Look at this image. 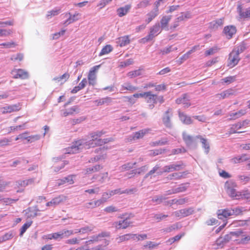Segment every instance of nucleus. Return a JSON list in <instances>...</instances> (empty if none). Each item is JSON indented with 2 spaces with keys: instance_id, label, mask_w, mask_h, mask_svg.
<instances>
[{
  "instance_id": "nucleus-39",
  "label": "nucleus",
  "mask_w": 250,
  "mask_h": 250,
  "mask_svg": "<svg viewBox=\"0 0 250 250\" xmlns=\"http://www.w3.org/2000/svg\"><path fill=\"white\" fill-rule=\"evenodd\" d=\"M117 42L121 47L124 46L129 44L130 42L129 36L127 35L119 37L118 39Z\"/></svg>"
},
{
  "instance_id": "nucleus-53",
  "label": "nucleus",
  "mask_w": 250,
  "mask_h": 250,
  "mask_svg": "<svg viewBox=\"0 0 250 250\" xmlns=\"http://www.w3.org/2000/svg\"><path fill=\"white\" fill-rule=\"evenodd\" d=\"M32 223V222L30 221L26 222V223L23 225V226L21 229L20 236H22L23 235V234L26 231L27 229L31 226Z\"/></svg>"
},
{
  "instance_id": "nucleus-11",
  "label": "nucleus",
  "mask_w": 250,
  "mask_h": 250,
  "mask_svg": "<svg viewBox=\"0 0 250 250\" xmlns=\"http://www.w3.org/2000/svg\"><path fill=\"white\" fill-rule=\"evenodd\" d=\"M100 66L101 65H95L90 69L88 74V80L89 84L94 85L95 84L96 73Z\"/></svg>"
},
{
  "instance_id": "nucleus-26",
  "label": "nucleus",
  "mask_w": 250,
  "mask_h": 250,
  "mask_svg": "<svg viewBox=\"0 0 250 250\" xmlns=\"http://www.w3.org/2000/svg\"><path fill=\"white\" fill-rule=\"evenodd\" d=\"M104 203L101 199H99L95 201H90L86 203L84 205V207L86 208H95L99 207Z\"/></svg>"
},
{
  "instance_id": "nucleus-44",
  "label": "nucleus",
  "mask_w": 250,
  "mask_h": 250,
  "mask_svg": "<svg viewBox=\"0 0 250 250\" xmlns=\"http://www.w3.org/2000/svg\"><path fill=\"white\" fill-rule=\"evenodd\" d=\"M113 50V47L110 44H107L104 46L99 53V56H102L107 54Z\"/></svg>"
},
{
  "instance_id": "nucleus-35",
  "label": "nucleus",
  "mask_w": 250,
  "mask_h": 250,
  "mask_svg": "<svg viewBox=\"0 0 250 250\" xmlns=\"http://www.w3.org/2000/svg\"><path fill=\"white\" fill-rule=\"evenodd\" d=\"M230 240L234 241V238L233 236V235L231 234V232L229 234H226L223 238L222 237L218 238L216 241V243L217 245H220L221 243H226Z\"/></svg>"
},
{
  "instance_id": "nucleus-45",
  "label": "nucleus",
  "mask_w": 250,
  "mask_h": 250,
  "mask_svg": "<svg viewBox=\"0 0 250 250\" xmlns=\"http://www.w3.org/2000/svg\"><path fill=\"white\" fill-rule=\"evenodd\" d=\"M93 229V227L85 226L79 229H77L75 233H80L81 234L88 233L92 231Z\"/></svg>"
},
{
  "instance_id": "nucleus-40",
  "label": "nucleus",
  "mask_w": 250,
  "mask_h": 250,
  "mask_svg": "<svg viewBox=\"0 0 250 250\" xmlns=\"http://www.w3.org/2000/svg\"><path fill=\"white\" fill-rule=\"evenodd\" d=\"M158 13L159 12L157 11V10L154 9L148 12L146 15L147 18L146 20V22L147 23H149L158 15Z\"/></svg>"
},
{
  "instance_id": "nucleus-46",
  "label": "nucleus",
  "mask_w": 250,
  "mask_h": 250,
  "mask_svg": "<svg viewBox=\"0 0 250 250\" xmlns=\"http://www.w3.org/2000/svg\"><path fill=\"white\" fill-rule=\"evenodd\" d=\"M232 215L238 216L242 215L243 211H246L242 207H237L234 208H231Z\"/></svg>"
},
{
  "instance_id": "nucleus-47",
  "label": "nucleus",
  "mask_w": 250,
  "mask_h": 250,
  "mask_svg": "<svg viewBox=\"0 0 250 250\" xmlns=\"http://www.w3.org/2000/svg\"><path fill=\"white\" fill-rule=\"evenodd\" d=\"M111 100L109 97H106L104 98H102L99 100H97L94 101L95 104L97 106L101 105L104 104H108L110 103Z\"/></svg>"
},
{
  "instance_id": "nucleus-5",
  "label": "nucleus",
  "mask_w": 250,
  "mask_h": 250,
  "mask_svg": "<svg viewBox=\"0 0 250 250\" xmlns=\"http://www.w3.org/2000/svg\"><path fill=\"white\" fill-rule=\"evenodd\" d=\"M83 148L86 149L85 140H80L74 142L71 146L66 148L65 153L68 154L76 153Z\"/></svg>"
},
{
  "instance_id": "nucleus-1",
  "label": "nucleus",
  "mask_w": 250,
  "mask_h": 250,
  "mask_svg": "<svg viewBox=\"0 0 250 250\" xmlns=\"http://www.w3.org/2000/svg\"><path fill=\"white\" fill-rule=\"evenodd\" d=\"M104 133L103 131H96L89 133L88 137L90 140L88 141L84 140L86 148L88 149L98 146H103L111 141V138H101Z\"/></svg>"
},
{
  "instance_id": "nucleus-27",
  "label": "nucleus",
  "mask_w": 250,
  "mask_h": 250,
  "mask_svg": "<svg viewBox=\"0 0 250 250\" xmlns=\"http://www.w3.org/2000/svg\"><path fill=\"white\" fill-rule=\"evenodd\" d=\"M109 241L104 240V244L102 245H98L95 247L89 248L88 246L87 248H84V247H81L77 248L76 250H103L109 244Z\"/></svg>"
},
{
  "instance_id": "nucleus-13",
  "label": "nucleus",
  "mask_w": 250,
  "mask_h": 250,
  "mask_svg": "<svg viewBox=\"0 0 250 250\" xmlns=\"http://www.w3.org/2000/svg\"><path fill=\"white\" fill-rule=\"evenodd\" d=\"M34 183V179H29L24 180H19L15 183V188L21 190H18L17 192H22L24 190V188L29 185L33 184Z\"/></svg>"
},
{
  "instance_id": "nucleus-48",
  "label": "nucleus",
  "mask_w": 250,
  "mask_h": 250,
  "mask_svg": "<svg viewBox=\"0 0 250 250\" xmlns=\"http://www.w3.org/2000/svg\"><path fill=\"white\" fill-rule=\"evenodd\" d=\"M191 18V14L189 12H182L181 15L177 17V21H182L186 19H189Z\"/></svg>"
},
{
  "instance_id": "nucleus-25",
  "label": "nucleus",
  "mask_w": 250,
  "mask_h": 250,
  "mask_svg": "<svg viewBox=\"0 0 250 250\" xmlns=\"http://www.w3.org/2000/svg\"><path fill=\"white\" fill-rule=\"evenodd\" d=\"M73 175H69L63 179H58L56 181V184L58 186L64 185L65 183L73 184L74 183Z\"/></svg>"
},
{
  "instance_id": "nucleus-43",
  "label": "nucleus",
  "mask_w": 250,
  "mask_h": 250,
  "mask_svg": "<svg viewBox=\"0 0 250 250\" xmlns=\"http://www.w3.org/2000/svg\"><path fill=\"white\" fill-rule=\"evenodd\" d=\"M132 236L131 233H127L123 235L119 236V237L116 238L117 242L118 243H122L124 241H128L130 239H131V237Z\"/></svg>"
},
{
  "instance_id": "nucleus-24",
  "label": "nucleus",
  "mask_w": 250,
  "mask_h": 250,
  "mask_svg": "<svg viewBox=\"0 0 250 250\" xmlns=\"http://www.w3.org/2000/svg\"><path fill=\"white\" fill-rule=\"evenodd\" d=\"M103 168V167L100 165H96L92 167H88L83 169V173L84 175L91 174L99 171Z\"/></svg>"
},
{
  "instance_id": "nucleus-3",
  "label": "nucleus",
  "mask_w": 250,
  "mask_h": 250,
  "mask_svg": "<svg viewBox=\"0 0 250 250\" xmlns=\"http://www.w3.org/2000/svg\"><path fill=\"white\" fill-rule=\"evenodd\" d=\"M237 188L236 183L232 180L227 181L224 185V188L227 193L233 199H237L238 193L239 192L236 191V188Z\"/></svg>"
},
{
  "instance_id": "nucleus-7",
  "label": "nucleus",
  "mask_w": 250,
  "mask_h": 250,
  "mask_svg": "<svg viewBox=\"0 0 250 250\" xmlns=\"http://www.w3.org/2000/svg\"><path fill=\"white\" fill-rule=\"evenodd\" d=\"M250 121L245 120L242 122H239L236 124H233L231 125L229 131V134L230 135L235 133H241L245 132V131H239L243 127L246 126L249 124Z\"/></svg>"
},
{
  "instance_id": "nucleus-6",
  "label": "nucleus",
  "mask_w": 250,
  "mask_h": 250,
  "mask_svg": "<svg viewBox=\"0 0 250 250\" xmlns=\"http://www.w3.org/2000/svg\"><path fill=\"white\" fill-rule=\"evenodd\" d=\"M231 234L234 238V241L238 244H244L250 241V236L247 235L242 230L231 232Z\"/></svg>"
},
{
  "instance_id": "nucleus-32",
  "label": "nucleus",
  "mask_w": 250,
  "mask_h": 250,
  "mask_svg": "<svg viewBox=\"0 0 250 250\" xmlns=\"http://www.w3.org/2000/svg\"><path fill=\"white\" fill-rule=\"evenodd\" d=\"M130 8L131 5L130 4L126 5L124 7H120L117 10V14L120 17L125 16L129 12Z\"/></svg>"
},
{
  "instance_id": "nucleus-42",
  "label": "nucleus",
  "mask_w": 250,
  "mask_h": 250,
  "mask_svg": "<svg viewBox=\"0 0 250 250\" xmlns=\"http://www.w3.org/2000/svg\"><path fill=\"white\" fill-rule=\"evenodd\" d=\"M236 80V76H230L222 79L221 81L222 83L229 85L233 82Z\"/></svg>"
},
{
  "instance_id": "nucleus-2",
  "label": "nucleus",
  "mask_w": 250,
  "mask_h": 250,
  "mask_svg": "<svg viewBox=\"0 0 250 250\" xmlns=\"http://www.w3.org/2000/svg\"><path fill=\"white\" fill-rule=\"evenodd\" d=\"M144 98L147 103L150 104L149 105L151 108H153L154 107V104L157 103L162 104L164 102V99L163 96H158L156 94H153L150 91L146 92Z\"/></svg>"
},
{
  "instance_id": "nucleus-58",
  "label": "nucleus",
  "mask_w": 250,
  "mask_h": 250,
  "mask_svg": "<svg viewBox=\"0 0 250 250\" xmlns=\"http://www.w3.org/2000/svg\"><path fill=\"white\" fill-rule=\"evenodd\" d=\"M239 180L243 182L244 184H246L247 183L250 181V175H241L238 176Z\"/></svg>"
},
{
  "instance_id": "nucleus-64",
  "label": "nucleus",
  "mask_w": 250,
  "mask_h": 250,
  "mask_svg": "<svg viewBox=\"0 0 250 250\" xmlns=\"http://www.w3.org/2000/svg\"><path fill=\"white\" fill-rule=\"evenodd\" d=\"M12 237V233H10V232L6 233L4 235H3L0 238V243L8 240L10 239Z\"/></svg>"
},
{
  "instance_id": "nucleus-33",
  "label": "nucleus",
  "mask_w": 250,
  "mask_h": 250,
  "mask_svg": "<svg viewBox=\"0 0 250 250\" xmlns=\"http://www.w3.org/2000/svg\"><path fill=\"white\" fill-rule=\"evenodd\" d=\"M107 172L100 173L98 174H95L92 178V180H97L100 183H103L107 178Z\"/></svg>"
},
{
  "instance_id": "nucleus-57",
  "label": "nucleus",
  "mask_w": 250,
  "mask_h": 250,
  "mask_svg": "<svg viewBox=\"0 0 250 250\" xmlns=\"http://www.w3.org/2000/svg\"><path fill=\"white\" fill-rule=\"evenodd\" d=\"M123 89L129 90L130 91H133L137 89V87L133 86L130 83H126L122 86Z\"/></svg>"
},
{
  "instance_id": "nucleus-49",
  "label": "nucleus",
  "mask_w": 250,
  "mask_h": 250,
  "mask_svg": "<svg viewBox=\"0 0 250 250\" xmlns=\"http://www.w3.org/2000/svg\"><path fill=\"white\" fill-rule=\"evenodd\" d=\"M223 21L224 18L219 19L211 22L210 25L213 28H217L223 24Z\"/></svg>"
},
{
  "instance_id": "nucleus-30",
  "label": "nucleus",
  "mask_w": 250,
  "mask_h": 250,
  "mask_svg": "<svg viewBox=\"0 0 250 250\" xmlns=\"http://www.w3.org/2000/svg\"><path fill=\"white\" fill-rule=\"evenodd\" d=\"M70 77V75L68 73L66 72L60 76L56 77L53 79V81L57 83L61 84L64 83L66 82Z\"/></svg>"
},
{
  "instance_id": "nucleus-21",
  "label": "nucleus",
  "mask_w": 250,
  "mask_h": 250,
  "mask_svg": "<svg viewBox=\"0 0 250 250\" xmlns=\"http://www.w3.org/2000/svg\"><path fill=\"white\" fill-rule=\"evenodd\" d=\"M234 94V91L232 88H229L225 90L220 93H218L215 95L216 98L218 100H223L225 98H228L230 96Z\"/></svg>"
},
{
  "instance_id": "nucleus-55",
  "label": "nucleus",
  "mask_w": 250,
  "mask_h": 250,
  "mask_svg": "<svg viewBox=\"0 0 250 250\" xmlns=\"http://www.w3.org/2000/svg\"><path fill=\"white\" fill-rule=\"evenodd\" d=\"M104 210L106 213H110L117 212L119 211V209L116 207L113 206H110L105 208Z\"/></svg>"
},
{
  "instance_id": "nucleus-16",
  "label": "nucleus",
  "mask_w": 250,
  "mask_h": 250,
  "mask_svg": "<svg viewBox=\"0 0 250 250\" xmlns=\"http://www.w3.org/2000/svg\"><path fill=\"white\" fill-rule=\"evenodd\" d=\"M12 73L14 74V75L13 76V78L14 79L24 80L27 79L29 76L28 72L22 69L13 70L12 71Z\"/></svg>"
},
{
  "instance_id": "nucleus-60",
  "label": "nucleus",
  "mask_w": 250,
  "mask_h": 250,
  "mask_svg": "<svg viewBox=\"0 0 250 250\" xmlns=\"http://www.w3.org/2000/svg\"><path fill=\"white\" fill-rule=\"evenodd\" d=\"M40 139V136L39 135H32L27 136L25 135V138L24 140H26L28 142H32L33 141L38 140Z\"/></svg>"
},
{
  "instance_id": "nucleus-36",
  "label": "nucleus",
  "mask_w": 250,
  "mask_h": 250,
  "mask_svg": "<svg viewBox=\"0 0 250 250\" xmlns=\"http://www.w3.org/2000/svg\"><path fill=\"white\" fill-rule=\"evenodd\" d=\"M171 15L164 16L162 17L161 21V26L162 28L166 29L168 28V23L171 19Z\"/></svg>"
},
{
  "instance_id": "nucleus-37",
  "label": "nucleus",
  "mask_w": 250,
  "mask_h": 250,
  "mask_svg": "<svg viewBox=\"0 0 250 250\" xmlns=\"http://www.w3.org/2000/svg\"><path fill=\"white\" fill-rule=\"evenodd\" d=\"M150 129L149 128L143 129L139 130V131L136 132L134 133V136L133 137V139H139L140 138H142L145 135L147 134L149 132Z\"/></svg>"
},
{
  "instance_id": "nucleus-54",
  "label": "nucleus",
  "mask_w": 250,
  "mask_h": 250,
  "mask_svg": "<svg viewBox=\"0 0 250 250\" xmlns=\"http://www.w3.org/2000/svg\"><path fill=\"white\" fill-rule=\"evenodd\" d=\"M219 50V48L217 46H214L213 47L210 48L208 50H207L205 53V55L206 56L212 55L217 52Z\"/></svg>"
},
{
  "instance_id": "nucleus-22",
  "label": "nucleus",
  "mask_w": 250,
  "mask_h": 250,
  "mask_svg": "<svg viewBox=\"0 0 250 250\" xmlns=\"http://www.w3.org/2000/svg\"><path fill=\"white\" fill-rule=\"evenodd\" d=\"M178 116L180 121L184 124L186 125H190L192 124L193 121L191 119V117L188 116L186 113L181 112L180 111H178Z\"/></svg>"
},
{
  "instance_id": "nucleus-52",
  "label": "nucleus",
  "mask_w": 250,
  "mask_h": 250,
  "mask_svg": "<svg viewBox=\"0 0 250 250\" xmlns=\"http://www.w3.org/2000/svg\"><path fill=\"white\" fill-rule=\"evenodd\" d=\"M78 111V108L77 106H74L71 108H70L68 110H66V111H64L63 112V116H67L69 115H72L74 114L75 112H77Z\"/></svg>"
},
{
  "instance_id": "nucleus-62",
  "label": "nucleus",
  "mask_w": 250,
  "mask_h": 250,
  "mask_svg": "<svg viewBox=\"0 0 250 250\" xmlns=\"http://www.w3.org/2000/svg\"><path fill=\"white\" fill-rule=\"evenodd\" d=\"M183 177V174L181 173H174L170 174L168 176V178L170 180L180 179Z\"/></svg>"
},
{
  "instance_id": "nucleus-51",
  "label": "nucleus",
  "mask_w": 250,
  "mask_h": 250,
  "mask_svg": "<svg viewBox=\"0 0 250 250\" xmlns=\"http://www.w3.org/2000/svg\"><path fill=\"white\" fill-rule=\"evenodd\" d=\"M141 75V69H139L129 72L127 76L130 78H133Z\"/></svg>"
},
{
  "instance_id": "nucleus-34",
  "label": "nucleus",
  "mask_w": 250,
  "mask_h": 250,
  "mask_svg": "<svg viewBox=\"0 0 250 250\" xmlns=\"http://www.w3.org/2000/svg\"><path fill=\"white\" fill-rule=\"evenodd\" d=\"M196 138L199 139L201 140V143L202 144V147L204 149L205 152L206 154L208 153L210 149V146L208 143V142L207 139L202 137L200 135L197 136Z\"/></svg>"
},
{
  "instance_id": "nucleus-31",
  "label": "nucleus",
  "mask_w": 250,
  "mask_h": 250,
  "mask_svg": "<svg viewBox=\"0 0 250 250\" xmlns=\"http://www.w3.org/2000/svg\"><path fill=\"white\" fill-rule=\"evenodd\" d=\"M199 48V45H195L193 46L191 49L188 51L186 53L184 54L179 59L180 63L181 64L184 61H186L189 58L190 55L193 52H194L197 49Z\"/></svg>"
},
{
  "instance_id": "nucleus-14",
  "label": "nucleus",
  "mask_w": 250,
  "mask_h": 250,
  "mask_svg": "<svg viewBox=\"0 0 250 250\" xmlns=\"http://www.w3.org/2000/svg\"><path fill=\"white\" fill-rule=\"evenodd\" d=\"M240 60V58L238 53H236L234 50H232L229 54L228 59V66L233 67L236 65Z\"/></svg>"
},
{
  "instance_id": "nucleus-4",
  "label": "nucleus",
  "mask_w": 250,
  "mask_h": 250,
  "mask_svg": "<svg viewBox=\"0 0 250 250\" xmlns=\"http://www.w3.org/2000/svg\"><path fill=\"white\" fill-rule=\"evenodd\" d=\"M110 237V233L107 231H103L99 233L97 235H93L91 237V239L85 242L86 246H89L94 243L99 241H103V244L101 245L104 244V240H106V238ZM107 241H108L107 240Z\"/></svg>"
},
{
  "instance_id": "nucleus-28",
  "label": "nucleus",
  "mask_w": 250,
  "mask_h": 250,
  "mask_svg": "<svg viewBox=\"0 0 250 250\" xmlns=\"http://www.w3.org/2000/svg\"><path fill=\"white\" fill-rule=\"evenodd\" d=\"M183 165L179 164V165H170L169 166H166L164 167L163 172H169L173 171L179 170L182 169V167Z\"/></svg>"
},
{
  "instance_id": "nucleus-12",
  "label": "nucleus",
  "mask_w": 250,
  "mask_h": 250,
  "mask_svg": "<svg viewBox=\"0 0 250 250\" xmlns=\"http://www.w3.org/2000/svg\"><path fill=\"white\" fill-rule=\"evenodd\" d=\"M175 103L178 104H182L185 108H188L191 105L190 97L187 93L184 94L177 98Z\"/></svg>"
},
{
  "instance_id": "nucleus-15",
  "label": "nucleus",
  "mask_w": 250,
  "mask_h": 250,
  "mask_svg": "<svg viewBox=\"0 0 250 250\" xmlns=\"http://www.w3.org/2000/svg\"><path fill=\"white\" fill-rule=\"evenodd\" d=\"M194 212V209L193 208H183L180 210L176 211L173 212L174 215L180 218L188 216L191 215Z\"/></svg>"
},
{
  "instance_id": "nucleus-59",
  "label": "nucleus",
  "mask_w": 250,
  "mask_h": 250,
  "mask_svg": "<svg viewBox=\"0 0 250 250\" xmlns=\"http://www.w3.org/2000/svg\"><path fill=\"white\" fill-rule=\"evenodd\" d=\"M0 45L4 46L6 48H10L12 47H15L17 45V44L14 42H4L0 43Z\"/></svg>"
},
{
  "instance_id": "nucleus-9",
  "label": "nucleus",
  "mask_w": 250,
  "mask_h": 250,
  "mask_svg": "<svg viewBox=\"0 0 250 250\" xmlns=\"http://www.w3.org/2000/svg\"><path fill=\"white\" fill-rule=\"evenodd\" d=\"M21 105L20 103L12 105H8L0 108V112L2 114L10 113L20 110Z\"/></svg>"
},
{
  "instance_id": "nucleus-61",
  "label": "nucleus",
  "mask_w": 250,
  "mask_h": 250,
  "mask_svg": "<svg viewBox=\"0 0 250 250\" xmlns=\"http://www.w3.org/2000/svg\"><path fill=\"white\" fill-rule=\"evenodd\" d=\"M133 62V60L132 59H129L126 60L125 61L121 62L119 65V67L121 68L125 67L132 64Z\"/></svg>"
},
{
  "instance_id": "nucleus-20",
  "label": "nucleus",
  "mask_w": 250,
  "mask_h": 250,
  "mask_svg": "<svg viewBox=\"0 0 250 250\" xmlns=\"http://www.w3.org/2000/svg\"><path fill=\"white\" fill-rule=\"evenodd\" d=\"M237 11L241 18L248 19L250 18V7L246 8L244 11L243 6L241 4H238L237 7Z\"/></svg>"
},
{
  "instance_id": "nucleus-29",
  "label": "nucleus",
  "mask_w": 250,
  "mask_h": 250,
  "mask_svg": "<svg viewBox=\"0 0 250 250\" xmlns=\"http://www.w3.org/2000/svg\"><path fill=\"white\" fill-rule=\"evenodd\" d=\"M241 199L250 201V191L248 189L243 190L239 192L236 200Z\"/></svg>"
},
{
  "instance_id": "nucleus-17",
  "label": "nucleus",
  "mask_w": 250,
  "mask_h": 250,
  "mask_svg": "<svg viewBox=\"0 0 250 250\" xmlns=\"http://www.w3.org/2000/svg\"><path fill=\"white\" fill-rule=\"evenodd\" d=\"M66 199V196L62 195H59L57 197H56L53 198L51 200V201L47 202L46 204V206L47 207H50V206L55 207V206H56L59 205L61 203L63 202Z\"/></svg>"
},
{
  "instance_id": "nucleus-19",
  "label": "nucleus",
  "mask_w": 250,
  "mask_h": 250,
  "mask_svg": "<svg viewBox=\"0 0 250 250\" xmlns=\"http://www.w3.org/2000/svg\"><path fill=\"white\" fill-rule=\"evenodd\" d=\"M172 115V109L170 108H168L164 113L162 121L164 124L167 127H170L171 126L170 117Z\"/></svg>"
},
{
  "instance_id": "nucleus-8",
  "label": "nucleus",
  "mask_w": 250,
  "mask_h": 250,
  "mask_svg": "<svg viewBox=\"0 0 250 250\" xmlns=\"http://www.w3.org/2000/svg\"><path fill=\"white\" fill-rule=\"evenodd\" d=\"M160 33L159 25H155L150 29V32L147 36L141 39L139 42L141 43H145L152 39Z\"/></svg>"
},
{
  "instance_id": "nucleus-41",
  "label": "nucleus",
  "mask_w": 250,
  "mask_h": 250,
  "mask_svg": "<svg viewBox=\"0 0 250 250\" xmlns=\"http://www.w3.org/2000/svg\"><path fill=\"white\" fill-rule=\"evenodd\" d=\"M183 139L188 146H190L194 142V138L192 136L188 135L186 133H183Z\"/></svg>"
},
{
  "instance_id": "nucleus-38",
  "label": "nucleus",
  "mask_w": 250,
  "mask_h": 250,
  "mask_svg": "<svg viewBox=\"0 0 250 250\" xmlns=\"http://www.w3.org/2000/svg\"><path fill=\"white\" fill-rule=\"evenodd\" d=\"M247 113L246 109H241L238 111L229 114V120H235L245 115Z\"/></svg>"
},
{
  "instance_id": "nucleus-56",
  "label": "nucleus",
  "mask_w": 250,
  "mask_h": 250,
  "mask_svg": "<svg viewBox=\"0 0 250 250\" xmlns=\"http://www.w3.org/2000/svg\"><path fill=\"white\" fill-rule=\"evenodd\" d=\"M150 4L149 0H143L137 5V8H143L148 6Z\"/></svg>"
},
{
  "instance_id": "nucleus-63",
  "label": "nucleus",
  "mask_w": 250,
  "mask_h": 250,
  "mask_svg": "<svg viewBox=\"0 0 250 250\" xmlns=\"http://www.w3.org/2000/svg\"><path fill=\"white\" fill-rule=\"evenodd\" d=\"M23 58V55L21 53H18L16 55H12L11 57V60L13 61H21Z\"/></svg>"
},
{
  "instance_id": "nucleus-18",
  "label": "nucleus",
  "mask_w": 250,
  "mask_h": 250,
  "mask_svg": "<svg viewBox=\"0 0 250 250\" xmlns=\"http://www.w3.org/2000/svg\"><path fill=\"white\" fill-rule=\"evenodd\" d=\"M237 29L233 25H228L224 27L223 32L226 37L230 39L236 33Z\"/></svg>"
},
{
  "instance_id": "nucleus-23",
  "label": "nucleus",
  "mask_w": 250,
  "mask_h": 250,
  "mask_svg": "<svg viewBox=\"0 0 250 250\" xmlns=\"http://www.w3.org/2000/svg\"><path fill=\"white\" fill-rule=\"evenodd\" d=\"M217 214L219 219L227 218L230 216H232L230 209L228 208L218 210Z\"/></svg>"
},
{
  "instance_id": "nucleus-50",
  "label": "nucleus",
  "mask_w": 250,
  "mask_h": 250,
  "mask_svg": "<svg viewBox=\"0 0 250 250\" xmlns=\"http://www.w3.org/2000/svg\"><path fill=\"white\" fill-rule=\"evenodd\" d=\"M246 48V44L242 42L233 50H234L236 53H238V54L239 55L240 53L244 51Z\"/></svg>"
},
{
  "instance_id": "nucleus-10",
  "label": "nucleus",
  "mask_w": 250,
  "mask_h": 250,
  "mask_svg": "<svg viewBox=\"0 0 250 250\" xmlns=\"http://www.w3.org/2000/svg\"><path fill=\"white\" fill-rule=\"evenodd\" d=\"M132 222L128 221L126 218L124 220L115 221L113 223V227L117 230L125 229L131 226Z\"/></svg>"
}]
</instances>
